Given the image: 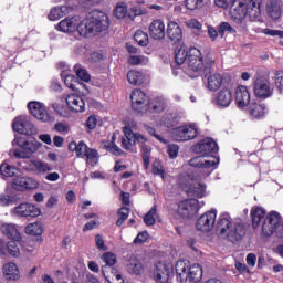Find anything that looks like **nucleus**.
<instances>
[{
    "label": "nucleus",
    "mask_w": 283,
    "mask_h": 283,
    "mask_svg": "<svg viewBox=\"0 0 283 283\" xmlns=\"http://www.w3.org/2000/svg\"><path fill=\"white\" fill-rule=\"evenodd\" d=\"M115 143H116V136H113L112 142H105L103 147L114 156H122L123 150Z\"/></svg>",
    "instance_id": "44"
},
{
    "label": "nucleus",
    "mask_w": 283,
    "mask_h": 283,
    "mask_svg": "<svg viewBox=\"0 0 283 283\" xmlns=\"http://www.w3.org/2000/svg\"><path fill=\"white\" fill-rule=\"evenodd\" d=\"M274 85L280 94L283 93V71H277L274 75Z\"/></svg>",
    "instance_id": "59"
},
{
    "label": "nucleus",
    "mask_w": 283,
    "mask_h": 283,
    "mask_svg": "<svg viewBox=\"0 0 283 283\" xmlns=\"http://www.w3.org/2000/svg\"><path fill=\"white\" fill-rule=\"evenodd\" d=\"M12 145H18L19 148L13 149V156L15 158H32L34 154L41 149V143L33 140H28L23 137H15Z\"/></svg>",
    "instance_id": "8"
},
{
    "label": "nucleus",
    "mask_w": 283,
    "mask_h": 283,
    "mask_svg": "<svg viewBox=\"0 0 283 283\" xmlns=\"http://www.w3.org/2000/svg\"><path fill=\"white\" fill-rule=\"evenodd\" d=\"M66 108L72 114H83L85 112V99L76 94H69L65 98Z\"/></svg>",
    "instance_id": "22"
},
{
    "label": "nucleus",
    "mask_w": 283,
    "mask_h": 283,
    "mask_svg": "<svg viewBox=\"0 0 283 283\" xmlns=\"http://www.w3.org/2000/svg\"><path fill=\"white\" fill-rule=\"evenodd\" d=\"M177 281L180 283L195 282L202 280V266L200 264L189 265L187 261H177L176 265Z\"/></svg>",
    "instance_id": "6"
},
{
    "label": "nucleus",
    "mask_w": 283,
    "mask_h": 283,
    "mask_svg": "<svg viewBox=\"0 0 283 283\" xmlns=\"http://www.w3.org/2000/svg\"><path fill=\"white\" fill-rule=\"evenodd\" d=\"M262 33L266 36H279V39H283V31L280 30L263 29Z\"/></svg>",
    "instance_id": "64"
},
{
    "label": "nucleus",
    "mask_w": 283,
    "mask_h": 283,
    "mask_svg": "<svg viewBox=\"0 0 283 283\" xmlns=\"http://www.w3.org/2000/svg\"><path fill=\"white\" fill-rule=\"evenodd\" d=\"M167 36L174 43H180L182 41V28L176 21H169L167 24Z\"/></svg>",
    "instance_id": "30"
},
{
    "label": "nucleus",
    "mask_w": 283,
    "mask_h": 283,
    "mask_svg": "<svg viewBox=\"0 0 283 283\" xmlns=\"http://www.w3.org/2000/svg\"><path fill=\"white\" fill-rule=\"evenodd\" d=\"M125 266L129 275H143L145 273V264L136 255L129 256Z\"/></svg>",
    "instance_id": "25"
},
{
    "label": "nucleus",
    "mask_w": 283,
    "mask_h": 283,
    "mask_svg": "<svg viewBox=\"0 0 283 283\" xmlns=\"http://www.w3.org/2000/svg\"><path fill=\"white\" fill-rule=\"evenodd\" d=\"M59 32H78V15L66 18L56 25Z\"/></svg>",
    "instance_id": "29"
},
{
    "label": "nucleus",
    "mask_w": 283,
    "mask_h": 283,
    "mask_svg": "<svg viewBox=\"0 0 283 283\" xmlns=\"http://www.w3.org/2000/svg\"><path fill=\"white\" fill-rule=\"evenodd\" d=\"M127 81L130 85H143V81H145V75L140 71L130 70L127 73Z\"/></svg>",
    "instance_id": "41"
},
{
    "label": "nucleus",
    "mask_w": 283,
    "mask_h": 283,
    "mask_svg": "<svg viewBox=\"0 0 283 283\" xmlns=\"http://www.w3.org/2000/svg\"><path fill=\"white\" fill-rule=\"evenodd\" d=\"M28 235H43V224L41 222L30 223L25 227Z\"/></svg>",
    "instance_id": "45"
},
{
    "label": "nucleus",
    "mask_w": 283,
    "mask_h": 283,
    "mask_svg": "<svg viewBox=\"0 0 283 283\" xmlns=\"http://www.w3.org/2000/svg\"><path fill=\"white\" fill-rule=\"evenodd\" d=\"M218 163L219 160L217 158H212L211 160H203L200 157L191 158L189 166L195 167L197 170L191 175L179 177V184L190 196L206 198L207 184H205V180L218 169Z\"/></svg>",
    "instance_id": "1"
},
{
    "label": "nucleus",
    "mask_w": 283,
    "mask_h": 283,
    "mask_svg": "<svg viewBox=\"0 0 283 283\" xmlns=\"http://www.w3.org/2000/svg\"><path fill=\"white\" fill-rule=\"evenodd\" d=\"M174 275V265L159 262L153 270V279L156 283H167Z\"/></svg>",
    "instance_id": "17"
},
{
    "label": "nucleus",
    "mask_w": 283,
    "mask_h": 283,
    "mask_svg": "<svg viewBox=\"0 0 283 283\" xmlns=\"http://www.w3.org/2000/svg\"><path fill=\"white\" fill-rule=\"evenodd\" d=\"M132 107L139 114L149 112V97L140 90H134L130 94Z\"/></svg>",
    "instance_id": "15"
},
{
    "label": "nucleus",
    "mask_w": 283,
    "mask_h": 283,
    "mask_svg": "<svg viewBox=\"0 0 283 283\" xmlns=\"http://www.w3.org/2000/svg\"><path fill=\"white\" fill-rule=\"evenodd\" d=\"M248 114L252 120H262L269 114V108L266 104L262 103H252L248 108Z\"/></svg>",
    "instance_id": "26"
},
{
    "label": "nucleus",
    "mask_w": 283,
    "mask_h": 283,
    "mask_svg": "<svg viewBox=\"0 0 283 283\" xmlns=\"http://www.w3.org/2000/svg\"><path fill=\"white\" fill-rule=\"evenodd\" d=\"M165 21L155 19L149 23L148 33L154 41H163L165 39Z\"/></svg>",
    "instance_id": "23"
},
{
    "label": "nucleus",
    "mask_w": 283,
    "mask_h": 283,
    "mask_svg": "<svg viewBox=\"0 0 283 283\" xmlns=\"http://www.w3.org/2000/svg\"><path fill=\"white\" fill-rule=\"evenodd\" d=\"M205 201H198L197 199H187L178 203L177 213L181 218H189L196 216L202 209Z\"/></svg>",
    "instance_id": "14"
},
{
    "label": "nucleus",
    "mask_w": 283,
    "mask_h": 283,
    "mask_svg": "<svg viewBox=\"0 0 283 283\" xmlns=\"http://www.w3.org/2000/svg\"><path fill=\"white\" fill-rule=\"evenodd\" d=\"M109 28V17L102 11H93L87 17H78L77 32L80 36H90V34H96L104 32Z\"/></svg>",
    "instance_id": "3"
},
{
    "label": "nucleus",
    "mask_w": 283,
    "mask_h": 283,
    "mask_svg": "<svg viewBox=\"0 0 283 283\" xmlns=\"http://www.w3.org/2000/svg\"><path fill=\"white\" fill-rule=\"evenodd\" d=\"M146 132L153 136V138H156L159 143H163L164 145H167V139H165L161 135L156 133V128L151 126H146Z\"/></svg>",
    "instance_id": "62"
},
{
    "label": "nucleus",
    "mask_w": 283,
    "mask_h": 283,
    "mask_svg": "<svg viewBox=\"0 0 283 283\" xmlns=\"http://www.w3.org/2000/svg\"><path fill=\"white\" fill-rule=\"evenodd\" d=\"M154 112L155 114H160L167 109V102L164 97H154L148 99V111Z\"/></svg>",
    "instance_id": "35"
},
{
    "label": "nucleus",
    "mask_w": 283,
    "mask_h": 283,
    "mask_svg": "<svg viewBox=\"0 0 283 283\" xmlns=\"http://www.w3.org/2000/svg\"><path fill=\"white\" fill-rule=\"evenodd\" d=\"M185 6L187 10H198L205 6V0H186Z\"/></svg>",
    "instance_id": "57"
},
{
    "label": "nucleus",
    "mask_w": 283,
    "mask_h": 283,
    "mask_svg": "<svg viewBox=\"0 0 283 283\" xmlns=\"http://www.w3.org/2000/svg\"><path fill=\"white\" fill-rule=\"evenodd\" d=\"M199 134V128L196 123L185 124L182 126L176 127L172 130V137L178 143H187V140H193Z\"/></svg>",
    "instance_id": "11"
},
{
    "label": "nucleus",
    "mask_w": 283,
    "mask_h": 283,
    "mask_svg": "<svg viewBox=\"0 0 283 283\" xmlns=\"http://www.w3.org/2000/svg\"><path fill=\"white\" fill-rule=\"evenodd\" d=\"M31 171H35V174H50L52 171V166L43 161L41 159H31Z\"/></svg>",
    "instance_id": "34"
},
{
    "label": "nucleus",
    "mask_w": 283,
    "mask_h": 283,
    "mask_svg": "<svg viewBox=\"0 0 283 283\" xmlns=\"http://www.w3.org/2000/svg\"><path fill=\"white\" fill-rule=\"evenodd\" d=\"M12 128L13 132H18V134H23L25 136H32L33 134H36V128L28 116L15 117L12 124Z\"/></svg>",
    "instance_id": "18"
},
{
    "label": "nucleus",
    "mask_w": 283,
    "mask_h": 283,
    "mask_svg": "<svg viewBox=\"0 0 283 283\" xmlns=\"http://www.w3.org/2000/svg\"><path fill=\"white\" fill-rule=\"evenodd\" d=\"M234 103L238 109H247L251 103V93L249 88L244 85H240L234 91Z\"/></svg>",
    "instance_id": "21"
},
{
    "label": "nucleus",
    "mask_w": 283,
    "mask_h": 283,
    "mask_svg": "<svg viewBox=\"0 0 283 283\" xmlns=\"http://www.w3.org/2000/svg\"><path fill=\"white\" fill-rule=\"evenodd\" d=\"M138 145H140L142 148V156L144 160V167L145 169H149L150 160L151 158V146H149V139L145 137L144 142H136Z\"/></svg>",
    "instance_id": "36"
},
{
    "label": "nucleus",
    "mask_w": 283,
    "mask_h": 283,
    "mask_svg": "<svg viewBox=\"0 0 283 283\" xmlns=\"http://www.w3.org/2000/svg\"><path fill=\"white\" fill-rule=\"evenodd\" d=\"M218 220V210L212 209L202 213L196 221L197 231L201 233H209L216 229V221Z\"/></svg>",
    "instance_id": "12"
},
{
    "label": "nucleus",
    "mask_w": 283,
    "mask_h": 283,
    "mask_svg": "<svg viewBox=\"0 0 283 283\" xmlns=\"http://www.w3.org/2000/svg\"><path fill=\"white\" fill-rule=\"evenodd\" d=\"M102 261L104 262V264H106L102 266V273L106 280H109V276L105 271H107V266H114V264H116L117 262L116 254H114L113 252H105L102 255Z\"/></svg>",
    "instance_id": "39"
},
{
    "label": "nucleus",
    "mask_w": 283,
    "mask_h": 283,
    "mask_svg": "<svg viewBox=\"0 0 283 283\" xmlns=\"http://www.w3.org/2000/svg\"><path fill=\"white\" fill-rule=\"evenodd\" d=\"M17 242L21 241L11 240L7 243V251L12 258H19V255H21V249H19Z\"/></svg>",
    "instance_id": "52"
},
{
    "label": "nucleus",
    "mask_w": 283,
    "mask_h": 283,
    "mask_svg": "<svg viewBox=\"0 0 283 283\" xmlns=\"http://www.w3.org/2000/svg\"><path fill=\"white\" fill-rule=\"evenodd\" d=\"M178 124V114L176 113H167L160 119V125L164 127H174V125Z\"/></svg>",
    "instance_id": "42"
},
{
    "label": "nucleus",
    "mask_w": 283,
    "mask_h": 283,
    "mask_svg": "<svg viewBox=\"0 0 283 283\" xmlns=\"http://www.w3.org/2000/svg\"><path fill=\"white\" fill-rule=\"evenodd\" d=\"M254 96H256V98H262V101L271 98V96H273V86H271V82L269 80L258 78L254 83Z\"/></svg>",
    "instance_id": "20"
},
{
    "label": "nucleus",
    "mask_w": 283,
    "mask_h": 283,
    "mask_svg": "<svg viewBox=\"0 0 283 283\" xmlns=\"http://www.w3.org/2000/svg\"><path fill=\"white\" fill-rule=\"evenodd\" d=\"M54 129L59 134H62L65 136L70 132V124H67L66 122H57L54 125Z\"/></svg>",
    "instance_id": "58"
},
{
    "label": "nucleus",
    "mask_w": 283,
    "mask_h": 283,
    "mask_svg": "<svg viewBox=\"0 0 283 283\" xmlns=\"http://www.w3.org/2000/svg\"><path fill=\"white\" fill-rule=\"evenodd\" d=\"M268 17L277 21L282 17V0H264Z\"/></svg>",
    "instance_id": "27"
},
{
    "label": "nucleus",
    "mask_w": 283,
    "mask_h": 283,
    "mask_svg": "<svg viewBox=\"0 0 283 283\" xmlns=\"http://www.w3.org/2000/svg\"><path fill=\"white\" fill-rule=\"evenodd\" d=\"M187 59H189V49L187 46H180L175 51V61L178 65H187Z\"/></svg>",
    "instance_id": "40"
},
{
    "label": "nucleus",
    "mask_w": 283,
    "mask_h": 283,
    "mask_svg": "<svg viewBox=\"0 0 283 283\" xmlns=\"http://www.w3.org/2000/svg\"><path fill=\"white\" fill-rule=\"evenodd\" d=\"M218 144L212 138H205L200 140L197 145L192 147V151L198 154L201 160H213L216 158L220 161V157L216 156L218 154Z\"/></svg>",
    "instance_id": "10"
},
{
    "label": "nucleus",
    "mask_w": 283,
    "mask_h": 283,
    "mask_svg": "<svg viewBox=\"0 0 283 283\" xmlns=\"http://www.w3.org/2000/svg\"><path fill=\"white\" fill-rule=\"evenodd\" d=\"M61 77L63 78L66 87L70 90H76V77H74V75H67L65 72H62Z\"/></svg>",
    "instance_id": "54"
},
{
    "label": "nucleus",
    "mask_w": 283,
    "mask_h": 283,
    "mask_svg": "<svg viewBox=\"0 0 283 283\" xmlns=\"http://www.w3.org/2000/svg\"><path fill=\"white\" fill-rule=\"evenodd\" d=\"M260 6H262V0H234L230 10L231 19L234 23H239L240 28H244L245 17L253 21L262 14Z\"/></svg>",
    "instance_id": "4"
},
{
    "label": "nucleus",
    "mask_w": 283,
    "mask_h": 283,
    "mask_svg": "<svg viewBox=\"0 0 283 283\" xmlns=\"http://www.w3.org/2000/svg\"><path fill=\"white\" fill-rule=\"evenodd\" d=\"M153 174L155 176H160L163 180H165V169H163V165L160 161L156 160L153 163Z\"/></svg>",
    "instance_id": "60"
},
{
    "label": "nucleus",
    "mask_w": 283,
    "mask_h": 283,
    "mask_svg": "<svg viewBox=\"0 0 283 283\" xmlns=\"http://www.w3.org/2000/svg\"><path fill=\"white\" fill-rule=\"evenodd\" d=\"M11 213L17 218H38V216H41V209L34 203L22 202L13 208Z\"/></svg>",
    "instance_id": "16"
},
{
    "label": "nucleus",
    "mask_w": 283,
    "mask_h": 283,
    "mask_svg": "<svg viewBox=\"0 0 283 283\" xmlns=\"http://www.w3.org/2000/svg\"><path fill=\"white\" fill-rule=\"evenodd\" d=\"M72 12V7L70 6H56L53 7L49 13L50 21H59L63 17H67Z\"/></svg>",
    "instance_id": "33"
},
{
    "label": "nucleus",
    "mask_w": 283,
    "mask_h": 283,
    "mask_svg": "<svg viewBox=\"0 0 283 283\" xmlns=\"http://www.w3.org/2000/svg\"><path fill=\"white\" fill-rule=\"evenodd\" d=\"M11 187L15 189V191H33L41 187V182L34 177L15 176L12 179Z\"/></svg>",
    "instance_id": "13"
},
{
    "label": "nucleus",
    "mask_w": 283,
    "mask_h": 283,
    "mask_svg": "<svg viewBox=\"0 0 283 283\" xmlns=\"http://www.w3.org/2000/svg\"><path fill=\"white\" fill-rule=\"evenodd\" d=\"M226 32H228L229 34H235V29H233V27H231L229 22H221L219 25L220 36H224Z\"/></svg>",
    "instance_id": "56"
},
{
    "label": "nucleus",
    "mask_w": 283,
    "mask_h": 283,
    "mask_svg": "<svg viewBox=\"0 0 283 283\" xmlns=\"http://www.w3.org/2000/svg\"><path fill=\"white\" fill-rule=\"evenodd\" d=\"M2 275L7 282H17L21 280V271L14 262H8L2 266Z\"/></svg>",
    "instance_id": "24"
},
{
    "label": "nucleus",
    "mask_w": 283,
    "mask_h": 283,
    "mask_svg": "<svg viewBox=\"0 0 283 283\" xmlns=\"http://www.w3.org/2000/svg\"><path fill=\"white\" fill-rule=\"evenodd\" d=\"M19 171V169H17L15 167H12L8 164H1L0 166V174L1 176H3V178H12L13 176H17V172Z\"/></svg>",
    "instance_id": "50"
},
{
    "label": "nucleus",
    "mask_w": 283,
    "mask_h": 283,
    "mask_svg": "<svg viewBox=\"0 0 283 283\" xmlns=\"http://www.w3.org/2000/svg\"><path fill=\"white\" fill-rule=\"evenodd\" d=\"M69 149L70 151H75L77 158H85L91 148H88L84 142H71Z\"/></svg>",
    "instance_id": "37"
},
{
    "label": "nucleus",
    "mask_w": 283,
    "mask_h": 283,
    "mask_svg": "<svg viewBox=\"0 0 283 283\" xmlns=\"http://www.w3.org/2000/svg\"><path fill=\"white\" fill-rule=\"evenodd\" d=\"M18 198L14 195H10L8 192L0 193V207H10L12 205H17Z\"/></svg>",
    "instance_id": "46"
},
{
    "label": "nucleus",
    "mask_w": 283,
    "mask_h": 283,
    "mask_svg": "<svg viewBox=\"0 0 283 283\" xmlns=\"http://www.w3.org/2000/svg\"><path fill=\"white\" fill-rule=\"evenodd\" d=\"M216 105L218 107H229L233 102V95L231 94V90L223 88L216 96Z\"/></svg>",
    "instance_id": "32"
},
{
    "label": "nucleus",
    "mask_w": 283,
    "mask_h": 283,
    "mask_svg": "<svg viewBox=\"0 0 283 283\" xmlns=\"http://www.w3.org/2000/svg\"><path fill=\"white\" fill-rule=\"evenodd\" d=\"M118 216H119V219L116 221V226L117 227H123L125 220H127L129 218V208L122 207L118 210Z\"/></svg>",
    "instance_id": "55"
},
{
    "label": "nucleus",
    "mask_w": 283,
    "mask_h": 283,
    "mask_svg": "<svg viewBox=\"0 0 283 283\" xmlns=\"http://www.w3.org/2000/svg\"><path fill=\"white\" fill-rule=\"evenodd\" d=\"M265 216H266V209L260 206L252 207L250 211V218L252 220L253 229L260 228V223L264 220Z\"/></svg>",
    "instance_id": "31"
},
{
    "label": "nucleus",
    "mask_w": 283,
    "mask_h": 283,
    "mask_svg": "<svg viewBox=\"0 0 283 283\" xmlns=\"http://www.w3.org/2000/svg\"><path fill=\"white\" fill-rule=\"evenodd\" d=\"M85 158L86 165L90 167H96V165H98V150L91 148L88 153H86Z\"/></svg>",
    "instance_id": "49"
},
{
    "label": "nucleus",
    "mask_w": 283,
    "mask_h": 283,
    "mask_svg": "<svg viewBox=\"0 0 283 283\" xmlns=\"http://www.w3.org/2000/svg\"><path fill=\"white\" fill-rule=\"evenodd\" d=\"M138 129V124L134 119H126L124 122L123 132L125 138L122 139V147L127 151H134L136 143H143L145 140V135L140 133H134Z\"/></svg>",
    "instance_id": "7"
},
{
    "label": "nucleus",
    "mask_w": 283,
    "mask_h": 283,
    "mask_svg": "<svg viewBox=\"0 0 283 283\" xmlns=\"http://www.w3.org/2000/svg\"><path fill=\"white\" fill-rule=\"evenodd\" d=\"M28 108L30 114H32L38 120H41V123H52V116L48 112L45 104L36 101L29 102Z\"/></svg>",
    "instance_id": "19"
},
{
    "label": "nucleus",
    "mask_w": 283,
    "mask_h": 283,
    "mask_svg": "<svg viewBox=\"0 0 283 283\" xmlns=\"http://www.w3.org/2000/svg\"><path fill=\"white\" fill-rule=\"evenodd\" d=\"M157 218H158V207L153 206L151 209L145 214L144 222L148 227H153V224H156Z\"/></svg>",
    "instance_id": "43"
},
{
    "label": "nucleus",
    "mask_w": 283,
    "mask_h": 283,
    "mask_svg": "<svg viewBox=\"0 0 283 283\" xmlns=\"http://www.w3.org/2000/svg\"><path fill=\"white\" fill-rule=\"evenodd\" d=\"M127 61L129 65H147V63H149V57L145 55L130 54L128 55Z\"/></svg>",
    "instance_id": "47"
},
{
    "label": "nucleus",
    "mask_w": 283,
    "mask_h": 283,
    "mask_svg": "<svg viewBox=\"0 0 283 283\" xmlns=\"http://www.w3.org/2000/svg\"><path fill=\"white\" fill-rule=\"evenodd\" d=\"M179 151H180V147L176 144H169L167 146V154H168L169 158H171L172 160L178 158Z\"/></svg>",
    "instance_id": "61"
},
{
    "label": "nucleus",
    "mask_w": 283,
    "mask_h": 283,
    "mask_svg": "<svg viewBox=\"0 0 283 283\" xmlns=\"http://www.w3.org/2000/svg\"><path fill=\"white\" fill-rule=\"evenodd\" d=\"M74 71H75L77 78H80L81 81H84V83H88V81L92 78V76L90 75L87 70H85L83 66H81V64H76L74 66Z\"/></svg>",
    "instance_id": "51"
},
{
    "label": "nucleus",
    "mask_w": 283,
    "mask_h": 283,
    "mask_svg": "<svg viewBox=\"0 0 283 283\" xmlns=\"http://www.w3.org/2000/svg\"><path fill=\"white\" fill-rule=\"evenodd\" d=\"M114 14L116 19H125L127 17V4L125 2L118 3L114 10Z\"/></svg>",
    "instance_id": "53"
},
{
    "label": "nucleus",
    "mask_w": 283,
    "mask_h": 283,
    "mask_svg": "<svg viewBox=\"0 0 283 283\" xmlns=\"http://www.w3.org/2000/svg\"><path fill=\"white\" fill-rule=\"evenodd\" d=\"M217 231L220 238L229 242H240L247 235V229L240 221H233L229 212H222L217 220Z\"/></svg>",
    "instance_id": "2"
},
{
    "label": "nucleus",
    "mask_w": 283,
    "mask_h": 283,
    "mask_svg": "<svg viewBox=\"0 0 283 283\" xmlns=\"http://www.w3.org/2000/svg\"><path fill=\"white\" fill-rule=\"evenodd\" d=\"M222 81H223V77L221 74L212 73L208 77V85H207L208 90L210 92H218V90L222 87Z\"/></svg>",
    "instance_id": "38"
},
{
    "label": "nucleus",
    "mask_w": 283,
    "mask_h": 283,
    "mask_svg": "<svg viewBox=\"0 0 283 283\" xmlns=\"http://www.w3.org/2000/svg\"><path fill=\"white\" fill-rule=\"evenodd\" d=\"M185 25H187L191 30H202V23H200V21L196 19L186 20Z\"/></svg>",
    "instance_id": "63"
},
{
    "label": "nucleus",
    "mask_w": 283,
    "mask_h": 283,
    "mask_svg": "<svg viewBox=\"0 0 283 283\" xmlns=\"http://www.w3.org/2000/svg\"><path fill=\"white\" fill-rule=\"evenodd\" d=\"M213 63H216V61L211 57L205 60L202 51L198 48H191L189 49V57L187 59L185 72L190 78H198V76H202V74L207 72V69L211 67Z\"/></svg>",
    "instance_id": "5"
},
{
    "label": "nucleus",
    "mask_w": 283,
    "mask_h": 283,
    "mask_svg": "<svg viewBox=\"0 0 283 283\" xmlns=\"http://www.w3.org/2000/svg\"><path fill=\"white\" fill-rule=\"evenodd\" d=\"M0 231L8 238L9 240H14V242H21L23 237H21V232H19V228L13 223H2L0 226Z\"/></svg>",
    "instance_id": "28"
},
{
    "label": "nucleus",
    "mask_w": 283,
    "mask_h": 283,
    "mask_svg": "<svg viewBox=\"0 0 283 283\" xmlns=\"http://www.w3.org/2000/svg\"><path fill=\"white\" fill-rule=\"evenodd\" d=\"M134 40L142 48H147V45H149V35H147L145 31H142V30L136 31L134 34Z\"/></svg>",
    "instance_id": "48"
},
{
    "label": "nucleus",
    "mask_w": 283,
    "mask_h": 283,
    "mask_svg": "<svg viewBox=\"0 0 283 283\" xmlns=\"http://www.w3.org/2000/svg\"><path fill=\"white\" fill-rule=\"evenodd\" d=\"M262 233L268 238L276 233L277 238H283V221L282 214L277 211H270L262 224Z\"/></svg>",
    "instance_id": "9"
}]
</instances>
